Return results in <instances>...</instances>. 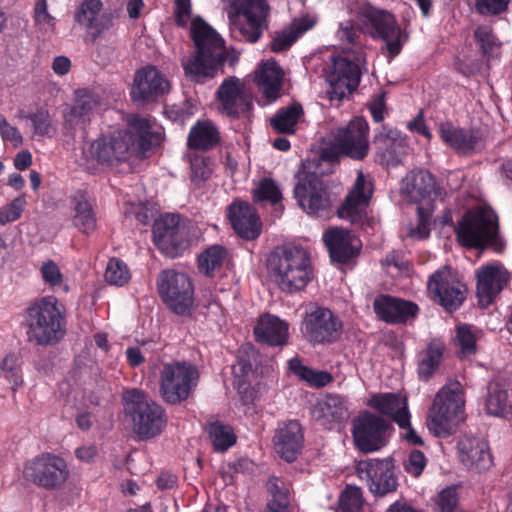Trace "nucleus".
Returning <instances> with one entry per match:
<instances>
[{"label":"nucleus","instance_id":"obj_1","mask_svg":"<svg viewBox=\"0 0 512 512\" xmlns=\"http://www.w3.org/2000/svg\"><path fill=\"white\" fill-rule=\"evenodd\" d=\"M128 123V129L102 135L83 151L87 169H95L96 165L116 166L132 155L144 157L152 146L160 143L161 129L154 121L135 115Z\"/></svg>","mask_w":512,"mask_h":512},{"label":"nucleus","instance_id":"obj_2","mask_svg":"<svg viewBox=\"0 0 512 512\" xmlns=\"http://www.w3.org/2000/svg\"><path fill=\"white\" fill-rule=\"evenodd\" d=\"M190 0H175L174 17L178 26L186 27L191 22V37L195 53L182 61L185 76L196 83L213 79L225 62L224 40L203 19H191Z\"/></svg>","mask_w":512,"mask_h":512},{"label":"nucleus","instance_id":"obj_3","mask_svg":"<svg viewBox=\"0 0 512 512\" xmlns=\"http://www.w3.org/2000/svg\"><path fill=\"white\" fill-rule=\"evenodd\" d=\"M271 280L284 293L303 290L312 279L308 252L298 246L276 247L267 259Z\"/></svg>","mask_w":512,"mask_h":512},{"label":"nucleus","instance_id":"obj_4","mask_svg":"<svg viewBox=\"0 0 512 512\" xmlns=\"http://www.w3.org/2000/svg\"><path fill=\"white\" fill-rule=\"evenodd\" d=\"M25 323L29 341L39 345L57 342L64 335L62 305L54 296L42 297L27 308Z\"/></svg>","mask_w":512,"mask_h":512},{"label":"nucleus","instance_id":"obj_5","mask_svg":"<svg viewBox=\"0 0 512 512\" xmlns=\"http://www.w3.org/2000/svg\"><path fill=\"white\" fill-rule=\"evenodd\" d=\"M465 419V397L459 382H450L435 395L427 427L436 437L452 435Z\"/></svg>","mask_w":512,"mask_h":512},{"label":"nucleus","instance_id":"obj_6","mask_svg":"<svg viewBox=\"0 0 512 512\" xmlns=\"http://www.w3.org/2000/svg\"><path fill=\"white\" fill-rule=\"evenodd\" d=\"M126 414L131 418L133 431L141 440L160 435L167 423L161 405L136 388L127 389L122 395Z\"/></svg>","mask_w":512,"mask_h":512},{"label":"nucleus","instance_id":"obj_7","mask_svg":"<svg viewBox=\"0 0 512 512\" xmlns=\"http://www.w3.org/2000/svg\"><path fill=\"white\" fill-rule=\"evenodd\" d=\"M364 63V54L358 51L330 57L323 69V74L330 85L328 94L331 100H341L357 88Z\"/></svg>","mask_w":512,"mask_h":512},{"label":"nucleus","instance_id":"obj_8","mask_svg":"<svg viewBox=\"0 0 512 512\" xmlns=\"http://www.w3.org/2000/svg\"><path fill=\"white\" fill-rule=\"evenodd\" d=\"M368 133L369 126L365 119H352L345 127L331 133L329 145L322 149V158L335 161L339 156L345 155L362 160L369 151Z\"/></svg>","mask_w":512,"mask_h":512},{"label":"nucleus","instance_id":"obj_9","mask_svg":"<svg viewBox=\"0 0 512 512\" xmlns=\"http://www.w3.org/2000/svg\"><path fill=\"white\" fill-rule=\"evenodd\" d=\"M69 476L70 470L66 461L53 453L42 452L23 464L24 481L47 491L62 489Z\"/></svg>","mask_w":512,"mask_h":512},{"label":"nucleus","instance_id":"obj_10","mask_svg":"<svg viewBox=\"0 0 512 512\" xmlns=\"http://www.w3.org/2000/svg\"><path fill=\"white\" fill-rule=\"evenodd\" d=\"M459 243L465 247H483L498 242V220L489 207H477L469 210L459 221L456 228Z\"/></svg>","mask_w":512,"mask_h":512},{"label":"nucleus","instance_id":"obj_11","mask_svg":"<svg viewBox=\"0 0 512 512\" xmlns=\"http://www.w3.org/2000/svg\"><path fill=\"white\" fill-rule=\"evenodd\" d=\"M232 31L250 43L257 42L267 28L269 7L265 0H229Z\"/></svg>","mask_w":512,"mask_h":512},{"label":"nucleus","instance_id":"obj_12","mask_svg":"<svg viewBox=\"0 0 512 512\" xmlns=\"http://www.w3.org/2000/svg\"><path fill=\"white\" fill-rule=\"evenodd\" d=\"M199 371L189 362H172L163 366L160 373V393L169 404L187 400L199 382Z\"/></svg>","mask_w":512,"mask_h":512},{"label":"nucleus","instance_id":"obj_13","mask_svg":"<svg viewBox=\"0 0 512 512\" xmlns=\"http://www.w3.org/2000/svg\"><path fill=\"white\" fill-rule=\"evenodd\" d=\"M157 289L167 307L178 315H189L194 305V287L183 272L166 269L157 276Z\"/></svg>","mask_w":512,"mask_h":512},{"label":"nucleus","instance_id":"obj_14","mask_svg":"<svg viewBox=\"0 0 512 512\" xmlns=\"http://www.w3.org/2000/svg\"><path fill=\"white\" fill-rule=\"evenodd\" d=\"M343 331L341 319L330 309L312 306L302 317L300 333L311 345H327L337 342Z\"/></svg>","mask_w":512,"mask_h":512},{"label":"nucleus","instance_id":"obj_15","mask_svg":"<svg viewBox=\"0 0 512 512\" xmlns=\"http://www.w3.org/2000/svg\"><path fill=\"white\" fill-rule=\"evenodd\" d=\"M311 168V163H304L298 171L294 196L307 214L324 216L331 207V200L323 180L315 171H311Z\"/></svg>","mask_w":512,"mask_h":512},{"label":"nucleus","instance_id":"obj_16","mask_svg":"<svg viewBox=\"0 0 512 512\" xmlns=\"http://www.w3.org/2000/svg\"><path fill=\"white\" fill-rule=\"evenodd\" d=\"M363 17L367 33L385 43L382 50L390 62L401 52L407 41V35L400 28L394 16L388 12L366 7L363 10Z\"/></svg>","mask_w":512,"mask_h":512},{"label":"nucleus","instance_id":"obj_17","mask_svg":"<svg viewBox=\"0 0 512 512\" xmlns=\"http://www.w3.org/2000/svg\"><path fill=\"white\" fill-rule=\"evenodd\" d=\"M355 446L363 453H372L384 447L390 436V425L383 418L364 414L353 422Z\"/></svg>","mask_w":512,"mask_h":512},{"label":"nucleus","instance_id":"obj_18","mask_svg":"<svg viewBox=\"0 0 512 512\" xmlns=\"http://www.w3.org/2000/svg\"><path fill=\"white\" fill-rule=\"evenodd\" d=\"M428 290L433 294L435 301L450 312L457 310L466 297V286L447 266L430 276Z\"/></svg>","mask_w":512,"mask_h":512},{"label":"nucleus","instance_id":"obj_19","mask_svg":"<svg viewBox=\"0 0 512 512\" xmlns=\"http://www.w3.org/2000/svg\"><path fill=\"white\" fill-rule=\"evenodd\" d=\"M154 243L167 257L175 258L186 248V230L178 215L165 214L153 226Z\"/></svg>","mask_w":512,"mask_h":512},{"label":"nucleus","instance_id":"obj_20","mask_svg":"<svg viewBox=\"0 0 512 512\" xmlns=\"http://www.w3.org/2000/svg\"><path fill=\"white\" fill-rule=\"evenodd\" d=\"M356 473L374 495L384 496L397 488L391 461L387 459L360 460L356 465Z\"/></svg>","mask_w":512,"mask_h":512},{"label":"nucleus","instance_id":"obj_21","mask_svg":"<svg viewBox=\"0 0 512 512\" xmlns=\"http://www.w3.org/2000/svg\"><path fill=\"white\" fill-rule=\"evenodd\" d=\"M170 82L154 66L138 69L134 75L130 95L136 104L151 103L170 91Z\"/></svg>","mask_w":512,"mask_h":512},{"label":"nucleus","instance_id":"obj_22","mask_svg":"<svg viewBox=\"0 0 512 512\" xmlns=\"http://www.w3.org/2000/svg\"><path fill=\"white\" fill-rule=\"evenodd\" d=\"M220 110L231 118L249 116L253 103L244 83L235 76L224 79L217 90Z\"/></svg>","mask_w":512,"mask_h":512},{"label":"nucleus","instance_id":"obj_23","mask_svg":"<svg viewBox=\"0 0 512 512\" xmlns=\"http://www.w3.org/2000/svg\"><path fill=\"white\" fill-rule=\"evenodd\" d=\"M400 191L414 203L427 199H443L445 195V191L436 186L434 176L424 169L409 172L401 181Z\"/></svg>","mask_w":512,"mask_h":512},{"label":"nucleus","instance_id":"obj_24","mask_svg":"<svg viewBox=\"0 0 512 512\" xmlns=\"http://www.w3.org/2000/svg\"><path fill=\"white\" fill-rule=\"evenodd\" d=\"M460 462L469 470L481 472L493 464L487 441L470 434H463L457 442Z\"/></svg>","mask_w":512,"mask_h":512},{"label":"nucleus","instance_id":"obj_25","mask_svg":"<svg viewBox=\"0 0 512 512\" xmlns=\"http://www.w3.org/2000/svg\"><path fill=\"white\" fill-rule=\"evenodd\" d=\"M510 278L507 269L499 262H493L477 270V295L482 305L488 306L503 290Z\"/></svg>","mask_w":512,"mask_h":512},{"label":"nucleus","instance_id":"obj_26","mask_svg":"<svg viewBox=\"0 0 512 512\" xmlns=\"http://www.w3.org/2000/svg\"><path fill=\"white\" fill-rule=\"evenodd\" d=\"M438 132L443 143L459 155L475 153L482 141L479 130L455 126L451 122L441 123Z\"/></svg>","mask_w":512,"mask_h":512},{"label":"nucleus","instance_id":"obj_27","mask_svg":"<svg viewBox=\"0 0 512 512\" xmlns=\"http://www.w3.org/2000/svg\"><path fill=\"white\" fill-rule=\"evenodd\" d=\"M377 157L382 165L397 166L407 154V141L402 133L393 128L383 127L375 136Z\"/></svg>","mask_w":512,"mask_h":512},{"label":"nucleus","instance_id":"obj_28","mask_svg":"<svg viewBox=\"0 0 512 512\" xmlns=\"http://www.w3.org/2000/svg\"><path fill=\"white\" fill-rule=\"evenodd\" d=\"M372 193L371 182L365 179L362 172H359L345 203L338 209V216L351 223L360 221L366 213Z\"/></svg>","mask_w":512,"mask_h":512},{"label":"nucleus","instance_id":"obj_29","mask_svg":"<svg viewBox=\"0 0 512 512\" xmlns=\"http://www.w3.org/2000/svg\"><path fill=\"white\" fill-rule=\"evenodd\" d=\"M373 309L377 317L389 324H398L414 318L418 306L410 301L389 295H379L374 299Z\"/></svg>","mask_w":512,"mask_h":512},{"label":"nucleus","instance_id":"obj_30","mask_svg":"<svg viewBox=\"0 0 512 512\" xmlns=\"http://www.w3.org/2000/svg\"><path fill=\"white\" fill-rule=\"evenodd\" d=\"M303 432L297 421L280 425L273 437L276 453L287 462L294 461L303 448Z\"/></svg>","mask_w":512,"mask_h":512},{"label":"nucleus","instance_id":"obj_31","mask_svg":"<svg viewBox=\"0 0 512 512\" xmlns=\"http://www.w3.org/2000/svg\"><path fill=\"white\" fill-rule=\"evenodd\" d=\"M228 218L235 232L247 240L255 239L261 232V223L253 207L244 201H235L228 207Z\"/></svg>","mask_w":512,"mask_h":512},{"label":"nucleus","instance_id":"obj_32","mask_svg":"<svg viewBox=\"0 0 512 512\" xmlns=\"http://www.w3.org/2000/svg\"><path fill=\"white\" fill-rule=\"evenodd\" d=\"M283 78V70L276 62L268 61L259 65L254 81L261 93L262 105H269L280 97Z\"/></svg>","mask_w":512,"mask_h":512},{"label":"nucleus","instance_id":"obj_33","mask_svg":"<svg viewBox=\"0 0 512 512\" xmlns=\"http://www.w3.org/2000/svg\"><path fill=\"white\" fill-rule=\"evenodd\" d=\"M323 241L327 246L332 260L345 263L354 257L359 250L360 242L348 230L330 228L323 234Z\"/></svg>","mask_w":512,"mask_h":512},{"label":"nucleus","instance_id":"obj_34","mask_svg":"<svg viewBox=\"0 0 512 512\" xmlns=\"http://www.w3.org/2000/svg\"><path fill=\"white\" fill-rule=\"evenodd\" d=\"M289 327V323L278 316L263 314L254 327V335L258 342L283 347L289 340Z\"/></svg>","mask_w":512,"mask_h":512},{"label":"nucleus","instance_id":"obj_35","mask_svg":"<svg viewBox=\"0 0 512 512\" xmlns=\"http://www.w3.org/2000/svg\"><path fill=\"white\" fill-rule=\"evenodd\" d=\"M313 415L322 426L331 429L333 424L348 419L347 400L337 394H328L317 402Z\"/></svg>","mask_w":512,"mask_h":512},{"label":"nucleus","instance_id":"obj_36","mask_svg":"<svg viewBox=\"0 0 512 512\" xmlns=\"http://www.w3.org/2000/svg\"><path fill=\"white\" fill-rule=\"evenodd\" d=\"M369 405L382 414L391 417L401 428H406L410 424L407 401L398 394L385 393L374 395L370 399Z\"/></svg>","mask_w":512,"mask_h":512},{"label":"nucleus","instance_id":"obj_37","mask_svg":"<svg viewBox=\"0 0 512 512\" xmlns=\"http://www.w3.org/2000/svg\"><path fill=\"white\" fill-rule=\"evenodd\" d=\"M102 6L100 0H84L75 16L76 21L83 25L94 37L111 25L110 19L101 13Z\"/></svg>","mask_w":512,"mask_h":512},{"label":"nucleus","instance_id":"obj_38","mask_svg":"<svg viewBox=\"0 0 512 512\" xmlns=\"http://www.w3.org/2000/svg\"><path fill=\"white\" fill-rule=\"evenodd\" d=\"M73 225L83 234H92L97 228L96 213L93 204L82 192H77L71 199Z\"/></svg>","mask_w":512,"mask_h":512},{"label":"nucleus","instance_id":"obj_39","mask_svg":"<svg viewBox=\"0 0 512 512\" xmlns=\"http://www.w3.org/2000/svg\"><path fill=\"white\" fill-rule=\"evenodd\" d=\"M100 99L97 94L88 90L76 92V102L65 115L66 122L70 126H83L91 120V116L98 108Z\"/></svg>","mask_w":512,"mask_h":512},{"label":"nucleus","instance_id":"obj_40","mask_svg":"<svg viewBox=\"0 0 512 512\" xmlns=\"http://www.w3.org/2000/svg\"><path fill=\"white\" fill-rule=\"evenodd\" d=\"M221 141L220 131L211 120L197 121L188 134V147L207 151L216 147Z\"/></svg>","mask_w":512,"mask_h":512},{"label":"nucleus","instance_id":"obj_41","mask_svg":"<svg viewBox=\"0 0 512 512\" xmlns=\"http://www.w3.org/2000/svg\"><path fill=\"white\" fill-rule=\"evenodd\" d=\"M315 24L316 19L310 16L294 19L289 27L275 33L271 41V50L274 52L287 50L302 34L312 29Z\"/></svg>","mask_w":512,"mask_h":512},{"label":"nucleus","instance_id":"obj_42","mask_svg":"<svg viewBox=\"0 0 512 512\" xmlns=\"http://www.w3.org/2000/svg\"><path fill=\"white\" fill-rule=\"evenodd\" d=\"M485 408L488 414L505 417L512 411V401L505 385L492 381L488 385Z\"/></svg>","mask_w":512,"mask_h":512},{"label":"nucleus","instance_id":"obj_43","mask_svg":"<svg viewBox=\"0 0 512 512\" xmlns=\"http://www.w3.org/2000/svg\"><path fill=\"white\" fill-rule=\"evenodd\" d=\"M303 113L299 104H293L282 108L270 118V125L278 133L292 134L295 132L296 125Z\"/></svg>","mask_w":512,"mask_h":512},{"label":"nucleus","instance_id":"obj_44","mask_svg":"<svg viewBox=\"0 0 512 512\" xmlns=\"http://www.w3.org/2000/svg\"><path fill=\"white\" fill-rule=\"evenodd\" d=\"M289 368L301 380L313 387H324L333 380L329 372L311 369L303 365L298 358H292L289 361Z\"/></svg>","mask_w":512,"mask_h":512},{"label":"nucleus","instance_id":"obj_45","mask_svg":"<svg viewBox=\"0 0 512 512\" xmlns=\"http://www.w3.org/2000/svg\"><path fill=\"white\" fill-rule=\"evenodd\" d=\"M442 355L443 346L436 342L430 343L419 360V376L428 379L438 368Z\"/></svg>","mask_w":512,"mask_h":512},{"label":"nucleus","instance_id":"obj_46","mask_svg":"<svg viewBox=\"0 0 512 512\" xmlns=\"http://www.w3.org/2000/svg\"><path fill=\"white\" fill-rule=\"evenodd\" d=\"M207 431L213 447L217 451H226L236 442V436L229 425L214 422L208 426Z\"/></svg>","mask_w":512,"mask_h":512},{"label":"nucleus","instance_id":"obj_47","mask_svg":"<svg viewBox=\"0 0 512 512\" xmlns=\"http://www.w3.org/2000/svg\"><path fill=\"white\" fill-rule=\"evenodd\" d=\"M475 38L480 45L483 56L490 61L500 55V44L493 34L490 26L484 25L476 28Z\"/></svg>","mask_w":512,"mask_h":512},{"label":"nucleus","instance_id":"obj_48","mask_svg":"<svg viewBox=\"0 0 512 512\" xmlns=\"http://www.w3.org/2000/svg\"><path fill=\"white\" fill-rule=\"evenodd\" d=\"M226 259V250L214 245L205 250L199 257V268L206 275H211L216 269L220 268Z\"/></svg>","mask_w":512,"mask_h":512},{"label":"nucleus","instance_id":"obj_49","mask_svg":"<svg viewBox=\"0 0 512 512\" xmlns=\"http://www.w3.org/2000/svg\"><path fill=\"white\" fill-rule=\"evenodd\" d=\"M42 280L54 291L68 292L69 286L65 283L63 274L58 265L48 260L40 268Z\"/></svg>","mask_w":512,"mask_h":512},{"label":"nucleus","instance_id":"obj_50","mask_svg":"<svg viewBox=\"0 0 512 512\" xmlns=\"http://www.w3.org/2000/svg\"><path fill=\"white\" fill-rule=\"evenodd\" d=\"M253 197L256 202H269L272 205H277L282 199V194L273 180L265 178L255 186Z\"/></svg>","mask_w":512,"mask_h":512},{"label":"nucleus","instance_id":"obj_51","mask_svg":"<svg viewBox=\"0 0 512 512\" xmlns=\"http://www.w3.org/2000/svg\"><path fill=\"white\" fill-rule=\"evenodd\" d=\"M130 278V271L123 261L117 258L109 260L105 270V280L107 283L114 286H123L128 283Z\"/></svg>","mask_w":512,"mask_h":512},{"label":"nucleus","instance_id":"obj_52","mask_svg":"<svg viewBox=\"0 0 512 512\" xmlns=\"http://www.w3.org/2000/svg\"><path fill=\"white\" fill-rule=\"evenodd\" d=\"M363 505L362 491L357 486H347L338 501L339 512H360Z\"/></svg>","mask_w":512,"mask_h":512},{"label":"nucleus","instance_id":"obj_53","mask_svg":"<svg viewBox=\"0 0 512 512\" xmlns=\"http://www.w3.org/2000/svg\"><path fill=\"white\" fill-rule=\"evenodd\" d=\"M27 206L26 195L24 193L16 196L11 202L0 208V225L15 222L22 217Z\"/></svg>","mask_w":512,"mask_h":512},{"label":"nucleus","instance_id":"obj_54","mask_svg":"<svg viewBox=\"0 0 512 512\" xmlns=\"http://www.w3.org/2000/svg\"><path fill=\"white\" fill-rule=\"evenodd\" d=\"M191 181L199 186L205 182L212 174L213 168L209 158L200 155H194L190 159Z\"/></svg>","mask_w":512,"mask_h":512},{"label":"nucleus","instance_id":"obj_55","mask_svg":"<svg viewBox=\"0 0 512 512\" xmlns=\"http://www.w3.org/2000/svg\"><path fill=\"white\" fill-rule=\"evenodd\" d=\"M436 504L440 512H463L459 505V491L456 486L442 489L437 496Z\"/></svg>","mask_w":512,"mask_h":512},{"label":"nucleus","instance_id":"obj_56","mask_svg":"<svg viewBox=\"0 0 512 512\" xmlns=\"http://www.w3.org/2000/svg\"><path fill=\"white\" fill-rule=\"evenodd\" d=\"M479 337V331L472 325H461L457 328V339L461 347V352L470 355L476 351V341Z\"/></svg>","mask_w":512,"mask_h":512},{"label":"nucleus","instance_id":"obj_57","mask_svg":"<svg viewBox=\"0 0 512 512\" xmlns=\"http://www.w3.org/2000/svg\"><path fill=\"white\" fill-rule=\"evenodd\" d=\"M31 121L33 132L37 136H50L52 131V119L50 113L45 108H38L27 116Z\"/></svg>","mask_w":512,"mask_h":512},{"label":"nucleus","instance_id":"obj_58","mask_svg":"<svg viewBox=\"0 0 512 512\" xmlns=\"http://www.w3.org/2000/svg\"><path fill=\"white\" fill-rule=\"evenodd\" d=\"M359 33L353 27L350 22L341 23L340 27L337 31V38L343 42H346L348 45H351V49L344 51L343 53H355L362 52V48L358 43Z\"/></svg>","mask_w":512,"mask_h":512},{"label":"nucleus","instance_id":"obj_59","mask_svg":"<svg viewBox=\"0 0 512 512\" xmlns=\"http://www.w3.org/2000/svg\"><path fill=\"white\" fill-rule=\"evenodd\" d=\"M510 0H475L476 11L485 16H496L505 12Z\"/></svg>","mask_w":512,"mask_h":512},{"label":"nucleus","instance_id":"obj_60","mask_svg":"<svg viewBox=\"0 0 512 512\" xmlns=\"http://www.w3.org/2000/svg\"><path fill=\"white\" fill-rule=\"evenodd\" d=\"M34 19L40 30L46 33L52 32L54 30L55 19L47 11L46 0H39L37 2Z\"/></svg>","mask_w":512,"mask_h":512},{"label":"nucleus","instance_id":"obj_61","mask_svg":"<svg viewBox=\"0 0 512 512\" xmlns=\"http://www.w3.org/2000/svg\"><path fill=\"white\" fill-rule=\"evenodd\" d=\"M273 499L269 502L266 512H289V496L287 491L281 490L278 485L272 484Z\"/></svg>","mask_w":512,"mask_h":512},{"label":"nucleus","instance_id":"obj_62","mask_svg":"<svg viewBox=\"0 0 512 512\" xmlns=\"http://www.w3.org/2000/svg\"><path fill=\"white\" fill-rule=\"evenodd\" d=\"M427 459L425 455L416 449L410 451L407 460L405 461V470L414 477L422 474L426 467Z\"/></svg>","mask_w":512,"mask_h":512},{"label":"nucleus","instance_id":"obj_63","mask_svg":"<svg viewBox=\"0 0 512 512\" xmlns=\"http://www.w3.org/2000/svg\"><path fill=\"white\" fill-rule=\"evenodd\" d=\"M419 220L416 228L410 230L409 235L415 239H425L430 234L429 219L424 215V208H418Z\"/></svg>","mask_w":512,"mask_h":512},{"label":"nucleus","instance_id":"obj_64","mask_svg":"<svg viewBox=\"0 0 512 512\" xmlns=\"http://www.w3.org/2000/svg\"><path fill=\"white\" fill-rule=\"evenodd\" d=\"M385 107L384 93L378 94L373 98L369 109L375 122H381L384 119Z\"/></svg>","mask_w":512,"mask_h":512}]
</instances>
